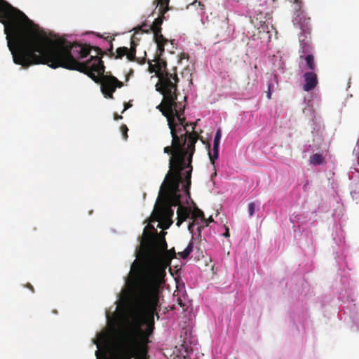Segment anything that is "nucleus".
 Returning a JSON list of instances; mask_svg holds the SVG:
<instances>
[{
	"instance_id": "nucleus-25",
	"label": "nucleus",
	"mask_w": 359,
	"mask_h": 359,
	"mask_svg": "<svg viewBox=\"0 0 359 359\" xmlns=\"http://www.w3.org/2000/svg\"><path fill=\"white\" fill-rule=\"evenodd\" d=\"M128 107H130V105H129V104H128V105H127V106H125V107H124V109H123V111H122V112H123L124 111H126Z\"/></svg>"
},
{
	"instance_id": "nucleus-6",
	"label": "nucleus",
	"mask_w": 359,
	"mask_h": 359,
	"mask_svg": "<svg viewBox=\"0 0 359 359\" xmlns=\"http://www.w3.org/2000/svg\"><path fill=\"white\" fill-rule=\"evenodd\" d=\"M116 53L117 58H122L123 57L126 56L128 60H133L135 55V46L134 42L130 41V48L124 46L117 48Z\"/></svg>"
},
{
	"instance_id": "nucleus-26",
	"label": "nucleus",
	"mask_w": 359,
	"mask_h": 359,
	"mask_svg": "<svg viewBox=\"0 0 359 359\" xmlns=\"http://www.w3.org/2000/svg\"><path fill=\"white\" fill-rule=\"evenodd\" d=\"M191 177V174L188 172L187 175V179H189Z\"/></svg>"
},
{
	"instance_id": "nucleus-29",
	"label": "nucleus",
	"mask_w": 359,
	"mask_h": 359,
	"mask_svg": "<svg viewBox=\"0 0 359 359\" xmlns=\"http://www.w3.org/2000/svg\"><path fill=\"white\" fill-rule=\"evenodd\" d=\"M208 220H209V222H212V219L211 217H210V218L208 219Z\"/></svg>"
},
{
	"instance_id": "nucleus-23",
	"label": "nucleus",
	"mask_w": 359,
	"mask_h": 359,
	"mask_svg": "<svg viewBox=\"0 0 359 359\" xmlns=\"http://www.w3.org/2000/svg\"><path fill=\"white\" fill-rule=\"evenodd\" d=\"M223 236H224V237H229V236L228 229H226V232L223 234Z\"/></svg>"
},
{
	"instance_id": "nucleus-17",
	"label": "nucleus",
	"mask_w": 359,
	"mask_h": 359,
	"mask_svg": "<svg viewBox=\"0 0 359 359\" xmlns=\"http://www.w3.org/2000/svg\"><path fill=\"white\" fill-rule=\"evenodd\" d=\"M201 8V9L203 8V4H201V1H193L191 4H190L188 6H187V8L188 9H190L191 8Z\"/></svg>"
},
{
	"instance_id": "nucleus-18",
	"label": "nucleus",
	"mask_w": 359,
	"mask_h": 359,
	"mask_svg": "<svg viewBox=\"0 0 359 359\" xmlns=\"http://www.w3.org/2000/svg\"><path fill=\"white\" fill-rule=\"evenodd\" d=\"M248 210L250 216H252L255 210V205L253 203H250L248 204Z\"/></svg>"
},
{
	"instance_id": "nucleus-4",
	"label": "nucleus",
	"mask_w": 359,
	"mask_h": 359,
	"mask_svg": "<svg viewBox=\"0 0 359 359\" xmlns=\"http://www.w3.org/2000/svg\"><path fill=\"white\" fill-rule=\"evenodd\" d=\"M149 69L151 73L154 72L156 77L158 79L157 83L155 85L156 90L160 92L163 97V105L160 104L156 107V109L166 117L168 125L170 130L171 137H172V144L174 145L175 152L174 157L170 159V165H172L175 159L177 161V163H179L182 155L180 147L175 144L177 136L175 133L174 126L172 125L174 115L177 113L175 100L176 99L175 84L177 78L175 75L173 76L170 74L166 73L164 74L161 71L158 62V67L156 66V64L154 65L149 64Z\"/></svg>"
},
{
	"instance_id": "nucleus-16",
	"label": "nucleus",
	"mask_w": 359,
	"mask_h": 359,
	"mask_svg": "<svg viewBox=\"0 0 359 359\" xmlns=\"http://www.w3.org/2000/svg\"><path fill=\"white\" fill-rule=\"evenodd\" d=\"M221 137H222L221 130L218 129L216 131V133H215V137H214L213 144L219 145Z\"/></svg>"
},
{
	"instance_id": "nucleus-11",
	"label": "nucleus",
	"mask_w": 359,
	"mask_h": 359,
	"mask_svg": "<svg viewBox=\"0 0 359 359\" xmlns=\"http://www.w3.org/2000/svg\"><path fill=\"white\" fill-rule=\"evenodd\" d=\"M305 60L306 62L307 67L311 70V72H313L315 68L313 56L311 54H309L306 56Z\"/></svg>"
},
{
	"instance_id": "nucleus-2",
	"label": "nucleus",
	"mask_w": 359,
	"mask_h": 359,
	"mask_svg": "<svg viewBox=\"0 0 359 359\" xmlns=\"http://www.w3.org/2000/svg\"><path fill=\"white\" fill-rule=\"evenodd\" d=\"M0 22L15 64L22 67L46 64L53 69L62 67L85 73L95 83H101L106 98H111L116 88L122 86L114 76L103 74L100 49L91 50L87 46L49 36L8 1H0Z\"/></svg>"
},
{
	"instance_id": "nucleus-22",
	"label": "nucleus",
	"mask_w": 359,
	"mask_h": 359,
	"mask_svg": "<svg viewBox=\"0 0 359 359\" xmlns=\"http://www.w3.org/2000/svg\"><path fill=\"white\" fill-rule=\"evenodd\" d=\"M193 225H194V222L192 223L189 224L187 226V229L190 233H191V227L193 226Z\"/></svg>"
},
{
	"instance_id": "nucleus-12",
	"label": "nucleus",
	"mask_w": 359,
	"mask_h": 359,
	"mask_svg": "<svg viewBox=\"0 0 359 359\" xmlns=\"http://www.w3.org/2000/svg\"><path fill=\"white\" fill-rule=\"evenodd\" d=\"M196 218H201V220H203V212L198 209V208H194L192 213H191V219H196Z\"/></svg>"
},
{
	"instance_id": "nucleus-30",
	"label": "nucleus",
	"mask_w": 359,
	"mask_h": 359,
	"mask_svg": "<svg viewBox=\"0 0 359 359\" xmlns=\"http://www.w3.org/2000/svg\"><path fill=\"white\" fill-rule=\"evenodd\" d=\"M267 39H268V40H269L270 39V36H268Z\"/></svg>"
},
{
	"instance_id": "nucleus-21",
	"label": "nucleus",
	"mask_w": 359,
	"mask_h": 359,
	"mask_svg": "<svg viewBox=\"0 0 359 359\" xmlns=\"http://www.w3.org/2000/svg\"><path fill=\"white\" fill-rule=\"evenodd\" d=\"M271 85H269L268 86V92H267V98L268 99H270L271 98Z\"/></svg>"
},
{
	"instance_id": "nucleus-8",
	"label": "nucleus",
	"mask_w": 359,
	"mask_h": 359,
	"mask_svg": "<svg viewBox=\"0 0 359 359\" xmlns=\"http://www.w3.org/2000/svg\"><path fill=\"white\" fill-rule=\"evenodd\" d=\"M169 1H156L155 12L158 15H163L168 10Z\"/></svg>"
},
{
	"instance_id": "nucleus-1",
	"label": "nucleus",
	"mask_w": 359,
	"mask_h": 359,
	"mask_svg": "<svg viewBox=\"0 0 359 359\" xmlns=\"http://www.w3.org/2000/svg\"><path fill=\"white\" fill-rule=\"evenodd\" d=\"M156 264L146 262L137 268L130 267L114 309L105 311L107 326L92 340L97 347L96 359H147L165 284L167 264Z\"/></svg>"
},
{
	"instance_id": "nucleus-14",
	"label": "nucleus",
	"mask_w": 359,
	"mask_h": 359,
	"mask_svg": "<svg viewBox=\"0 0 359 359\" xmlns=\"http://www.w3.org/2000/svg\"><path fill=\"white\" fill-rule=\"evenodd\" d=\"M272 28L270 27L268 24H266L265 22L260 25V26L258 27L259 33L262 34V33H266V34L269 33V29Z\"/></svg>"
},
{
	"instance_id": "nucleus-19",
	"label": "nucleus",
	"mask_w": 359,
	"mask_h": 359,
	"mask_svg": "<svg viewBox=\"0 0 359 359\" xmlns=\"http://www.w3.org/2000/svg\"><path fill=\"white\" fill-rule=\"evenodd\" d=\"M127 131H128V128L126 127V126H123L121 127V132H122V134H123V137L124 139L127 138V134H126Z\"/></svg>"
},
{
	"instance_id": "nucleus-24",
	"label": "nucleus",
	"mask_w": 359,
	"mask_h": 359,
	"mask_svg": "<svg viewBox=\"0 0 359 359\" xmlns=\"http://www.w3.org/2000/svg\"><path fill=\"white\" fill-rule=\"evenodd\" d=\"M298 16H299V15H297V17L295 18V20H295V22H294V24H295L296 22H297V23H299V20L297 19Z\"/></svg>"
},
{
	"instance_id": "nucleus-3",
	"label": "nucleus",
	"mask_w": 359,
	"mask_h": 359,
	"mask_svg": "<svg viewBox=\"0 0 359 359\" xmlns=\"http://www.w3.org/2000/svg\"><path fill=\"white\" fill-rule=\"evenodd\" d=\"M172 144V142H171ZM176 145H179L181 149V158L177 163L175 159L172 165H170V159L174 157L175 147H172V152L169 147H165L163 149L165 154H172L169 159L170 170L165 175V177L160 187L158 196L154 210L151 214L148 224L144 226L142 236L140 239V248L130 266L137 268L146 262H150L152 264L164 262L167 264L165 268V277L167 271L173 276L170 264L172 260L176 257V252L174 248L168 249V244L164 238L165 233L162 235L157 233L154 224L156 223V226L167 229L172 224V217L173 211L172 206H177V222L176 225L179 227L190 215L191 210L187 207L180 205L179 184L181 180L180 171L185 165L184 158L187 151H185L183 147L180 143V139H176Z\"/></svg>"
},
{
	"instance_id": "nucleus-28",
	"label": "nucleus",
	"mask_w": 359,
	"mask_h": 359,
	"mask_svg": "<svg viewBox=\"0 0 359 359\" xmlns=\"http://www.w3.org/2000/svg\"><path fill=\"white\" fill-rule=\"evenodd\" d=\"M294 3H295V7L297 6H298V4H297L298 1H295Z\"/></svg>"
},
{
	"instance_id": "nucleus-20",
	"label": "nucleus",
	"mask_w": 359,
	"mask_h": 359,
	"mask_svg": "<svg viewBox=\"0 0 359 359\" xmlns=\"http://www.w3.org/2000/svg\"><path fill=\"white\" fill-rule=\"evenodd\" d=\"M353 152L356 155L359 154V140L357 141L356 145L355 146Z\"/></svg>"
},
{
	"instance_id": "nucleus-5",
	"label": "nucleus",
	"mask_w": 359,
	"mask_h": 359,
	"mask_svg": "<svg viewBox=\"0 0 359 359\" xmlns=\"http://www.w3.org/2000/svg\"><path fill=\"white\" fill-rule=\"evenodd\" d=\"M163 22V20L161 18H158L155 19V20L152 22V25L150 26V29L153 33V38L155 40L157 50L159 51L161 54L164 50V43L168 42V40L165 39L163 36L161 34V28L160 26Z\"/></svg>"
},
{
	"instance_id": "nucleus-7",
	"label": "nucleus",
	"mask_w": 359,
	"mask_h": 359,
	"mask_svg": "<svg viewBox=\"0 0 359 359\" xmlns=\"http://www.w3.org/2000/svg\"><path fill=\"white\" fill-rule=\"evenodd\" d=\"M305 84L304 86V90L308 92L315 88L317 85V76L312 72H306L304 74Z\"/></svg>"
},
{
	"instance_id": "nucleus-13",
	"label": "nucleus",
	"mask_w": 359,
	"mask_h": 359,
	"mask_svg": "<svg viewBox=\"0 0 359 359\" xmlns=\"http://www.w3.org/2000/svg\"><path fill=\"white\" fill-rule=\"evenodd\" d=\"M213 156L211 157L210 152H208V155L210 156V159L212 163H214L213 159H217L219 156V145L213 144L212 147Z\"/></svg>"
},
{
	"instance_id": "nucleus-9",
	"label": "nucleus",
	"mask_w": 359,
	"mask_h": 359,
	"mask_svg": "<svg viewBox=\"0 0 359 359\" xmlns=\"http://www.w3.org/2000/svg\"><path fill=\"white\" fill-rule=\"evenodd\" d=\"M198 137L196 134H189L188 137L189 143L187 145V149L190 151L189 158L191 157L196 142H197Z\"/></svg>"
},
{
	"instance_id": "nucleus-27",
	"label": "nucleus",
	"mask_w": 359,
	"mask_h": 359,
	"mask_svg": "<svg viewBox=\"0 0 359 359\" xmlns=\"http://www.w3.org/2000/svg\"><path fill=\"white\" fill-rule=\"evenodd\" d=\"M122 117L121 116H115V119H121Z\"/></svg>"
},
{
	"instance_id": "nucleus-15",
	"label": "nucleus",
	"mask_w": 359,
	"mask_h": 359,
	"mask_svg": "<svg viewBox=\"0 0 359 359\" xmlns=\"http://www.w3.org/2000/svg\"><path fill=\"white\" fill-rule=\"evenodd\" d=\"M322 161H323L322 156H321V155H320L318 154H314L311 159V162L314 164L315 163L320 164L322 163Z\"/></svg>"
},
{
	"instance_id": "nucleus-10",
	"label": "nucleus",
	"mask_w": 359,
	"mask_h": 359,
	"mask_svg": "<svg viewBox=\"0 0 359 359\" xmlns=\"http://www.w3.org/2000/svg\"><path fill=\"white\" fill-rule=\"evenodd\" d=\"M193 250V245L189 243L188 245L184 249L183 251L178 252V255L182 258L186 259Z\"/></svg>"
}]
</instances>
